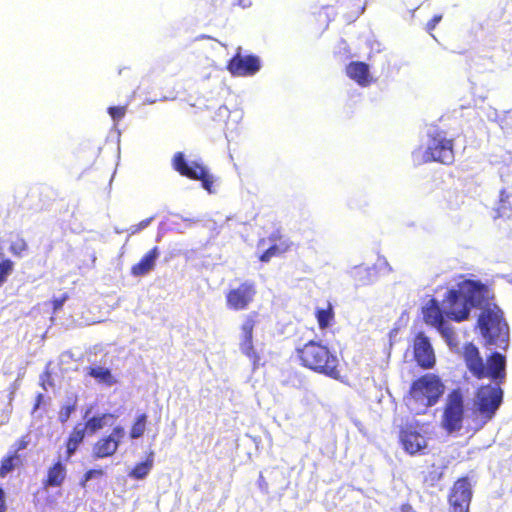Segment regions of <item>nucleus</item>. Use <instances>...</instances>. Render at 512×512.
I'll return each mask as SVG.
<instances>
[{"label": "nucleus", "instance_id": "obj_1", "mask_svg": "<svg viewBox=\"0 0 512 512\" xmlns=\"http://www.w3.org/2000/svg\"><path fill=\"white\" fill-rule=\"evenodd\" d=\"M462 355L473 377L478 380L488 378L495 382V385H480L475 393L476 410L485 421H489L503 401V390L500 385L506 379V358L499 352H493L485 361L478 347L471 342L464 344Z\"/></svg>", "mask_w": 512, "mask_h": 512}, {"label": "nucleus", "instance_id": "obj_2", "mask_svg": "<svg viewBox=\"0 0 512 512\" xmlns=\"http://www.w3.org/2000/svg\"><path fill=\"white\" fill-rule=\"evenodd\" d=\"M299 364L315 373L338 380L341 377L339 359L321 340L311 339L295 349Z\"/></svg>", "mask_w": 512, "mask_h": 512}, {"label": "nucleus", "instance_id": "obj_3", "mask_svg": "<svg viewBox=\"0 0 512 512\" xmlns=\"http://www.w3.org/2000/svg\"><path fill=\"white\" fill-rule=\"evenodd\" d=\"M444 391L441 378L434 373H426L412 381L404 401L410 412L421 415L438 403Z\"/></svg>", "mask_w": 512, "mask_h": 512}, {"label": "nucleus", "instance_id": "obj_4", "mask_svg": "<svg viewBox=\"0 0 512 512\" xmlns=\"http://www.w3.org/2000/svg\"><path fill=\"white\" fill-rule=\"evenodd\" d=\"M477 325L489 345L501 346L508 341V325L502 310L494 303L480 312Z\"/></svg>", "mask_w": 512, "mask_h": 512}, {"label": "nucleus", "instance_id": "obj_5", "mask_svg": "<svg viewBox=\"0 0 512 512\" xmlns=\"http://www.w3.org/2000/svg\"><path fill=\"white\" fill-rule=\"evenodd\" d=\"M455 160L454 139L448 138L443 131H435L429 135L426 149L418 164L437 162L451 165Z\"/></svg>", "mask_w": 512, "mask_h": 512}, {"label": "nucleus", "instance_id": "obj_6", "mask_svg": "<svg viewBox=\"0 0 512 512\" xmlns=\"http://www.w3.org/2000/svg\"><path fill=\"white\" fill-rule=\"evenodd\" d=\"M172 168L181 176L190 180L201 181L202 187L209 193L214 192V177L200 162L188 163L183 152H176L171 160Z\"/></svg>", "mask_w": 512, "mask_h": 512}, {"label": "nucleus", "instance_id": "obj_7", "mask_svg": "<svg viewBox=\"0 0 512 512\" xmlns=\"http://www.w3.org/2000/svg\"><path fill=\"white\" fill-rule=\"evenodd\" d=\"M458 288L469 310L474 307L483 311L488 305L494 304L490 289L480 281L466 279L458 284Z\"/></svg>", "mask_w": 512, "mask_h": 512}, {"label": "nucleus", "instance_id": "obj_8", "mask_svg": "<svg viewBox=\"0 0 512 512\" xmlns=\"http://www.w3.org/2000/svg\"><path fill=\"white\" fill-rule=\"evenodd\" d=\"M463 419V395L459 389H453L447 396L442 416V426L449 433L456 432L462 429Z\"/></svg>", "mask_w": 512, "mask_h": 512}, {"label": "nucleus", "instance_id": "obj_9", "mask_svg": "<svg viewBox=\"0 0 512 512\" xmlns=\"http://www.w3.org/2000/svg\"><path fill=\"white\" fill-rule=\"evenodd\" d=\"M257 287L253 281H243L235 287H230L225 294L226 306L231 311L247 310L254 302Z\"/></svg>", "mask_w": 512, "mask_h": 512}, {"label": "nucleus", "instance_id": "obj_10", "mask_svg": "<svg viewBox=\"0 0 512 512\" xmlns=\"http://www.w3.org/2000/svg\"><path fill=\"white\" fill-rule=\"evenodd\" d=\"M258 321L259 313L257 311H252L244 317L240 325L241 341L239 343V348L242 354L252 362L254 369L259 366L261 360L253 342L254 328Z\"/></svg>", "mask_w": 512, "mask_h": 512}, {"label": "nucleus", "instance_id": "obj_11", "mask_svg": "<svg viewBox=\"0 0 512 512\" xmlns=\"http://www.w3.org/2000/svg\"><path fill=\"white\" fill-rule=\"evenodd\" d=\"M398 437L402 448L410 455L421 453L427 447L423 425L419 422L406 423L401 426Z\"/></svg>", "mask_w": 512, "mask_h": 512}, {"label": "nucleus", "instance_id": "obj_12", "mask_svg": "<svg viewBox=\"0 0 512 512\" xmlns=\"http://www.w3.org/2000/svg\"><path fill=\"white\" fill-rule=\"evenodd\" d=\"M473 496L467 476L457 479L448 494L449 512H469Z\"/></svg>", "mask_w": 512, "mask_h": 512}, {"label": "nucleus", "instance_id": "obj_13", "mask_svg": "<svg viewBox=\"0 0 512 512\" xmlns=\"http://www.w3.org/2000/svg\"><path fill=\"white\" fill-rule=\"evenodd\" d=\"M125 436V430L117 425L112 429L109 435L100 437L92 447V457L94 459H104L113 456Z\"/></svg>", "mask_w": 512, "mask_h": 512}, {"label": "nucleus", "instance_id": "obj_14", "mask_svg": "<svg viewBox=\"0 0 512 512\" xmlns=\"http://www.w3.org/2000/svg\"><path fill=\"white\" fill-rule=\"evenodd\" d=\"M413 358L417 365L424 369H432L436 364V356L429 338L424 332H418L412 342Z\"/></svg>", "mask_w": 512, "mask_h": 512}, {"label": "nucleus", "instance_id": "obj_15", "mask_svg": "<svg viewBox=\"0 0 512 512\" xmlns=\"http://www.w3.org/2000/svg\"><path fill=\"white\" fill-rule=\"evenodd\" d=\"M443 302L446 308V316L449 319L455 322H462L469 318L470 310L465 302V299L462 298V294L459 288L457 290H448Z\"/></svg>", "mask_w": 512, "mask_h": 512}, {"label": "nucleus", "instance_id": "obj_16", "mask_svg": "<svg viewBox=\"0 0 512 512\" xmlns=\"http://www.w3.org/2000/svg\"><path fill=\"white\" fill-rule=\"evenodd\" d=\"M261 68L260 59L255 55L241 56L237 52L228 62L227 70L233 76H252Z\"/></svg>", "mask_w": 512, "mask_h": 512}, {"label": "nucleus", "instance_id": "obj_17", "mask_svg": "<svg viewBox=\"0 0 512 512\" xmlns=\"http://www.w3.org/2000/svg\"><path fill=\"white\" fill-rule=\"evenodd\" d=\"M347 76L360 86H368L372 83L369 66L362 61H352L346 67Z\"/></svg>", "mask_w": 512, "mask_h": 512}, {"label": "nucleus", "instance_id": "obj_18", "mask_svg": "<svg viewBox=\"0 0 512 512\" xmlns=\"http://www.w3.org/2000/svg\"><path fill=\"white\" fill-rule=\"evenodd\" d=\"M67 477V468L60 460L54 462L48 469L45 478L43 479V486L61 487Z\"/></svg>", "mask_w": 512, "mask_h": 512}, {"label": "nucleus", "instance_id": "obj_19", "mask_svg": "<svg viewBox=\"0 0 512 512\" xmlns=\"http://www.w3.org/2000/svg\"><path fill=\"white\" fill-rule=\"evenodd\" d=\"M423 321L432 327L441 326L444 313L435 298L429 299L421 308Z\"/></svg>", "mask_w": 512, "mask_h": 512}, {"label": "nucleus", "instance_id": "obj_20", "mask_svg": "<svg viewBox=\"0 0 512 512\" xmlns=\"http://www.w3.org/2000/svg\"><path fill=\"white\" fill-rule=\"evenodd\" d=\"M86 435V427L83 423H76L65 441V460H69L78 450Z\"/></svg>", "mask_w": 512, "mask_h": 512}, {"label": "nucleus", "instance_id": "obj_21", "mask_svg": "<svg viewBox=\"0 0 512 512\" xmlns=\"http://www.w3.org/2000/svg\"><path fill=\"white\" fill-rule=\"evenodd\" d=\"M159 255L158 248L154 247L149 250L138 263L131 267V274L133 276H143L151 271L155 266V261Z\"/></svg>", "mask_w": 512, "mask_h": 512}, {"label": "nucleus", "instance_id": "obj_22", "mask_svg": "<svg viewBox=\"0 0 512 512\" xmlns=\"http://www.w3.org/2000/svg\"><path fill=\"white\" fill-rule=\"evenodd\" d=\"M445 467L432 463L424 471H422V482L427 488L435 487L443 478Z\"/></svg>", "mask_w": 512, "mask_h": 512}, {"label": "nucleus", "instance_id": "obj_23", "mask_svg": "<svg viewBox=\"0 0 512 512\" xmlns=\"http://www.w3.org/2000/svg\"><path fill=\"white\" fill-rule=\"evenodd\" d=\"M154 463V452L147 453L144 461L137 463L128 473V476L135 480L144 479L151 471Z\"/></svg>", "mask_w": 512, "mask_h": 512}, {"label": "nucleus", "instance_id": "obj_24", "mask_svg": "<svg viewBox=\"0 0 512 512\" xmlns=\"http://www.w3.org/2000/svg\"><path fill=\"white\" fill-rule=\"evenodd\" d=\"M314 315L320 330H326L334 324L335 313L330 303L325 307L316 308Z\"/></svg>", "mask_w": 512, "mask_h": 512}, {"label": "nucleus", "instance_id": "obj_25", "mask_svg": "<svg viewBox=\"0 0 512 512\" xmlns=\"http://www.w3.org/2000/svg\"><path fill=\"white\" fill-rule=\"evenodd\" d=\"M23 459L16 452H9L0 462V477L4 478L8 473L12 472L16 467L22 466Z\"/></svg>", "mask_w": 512, "mask_h": 512}, {"label": "nucleus", "instance_id": "obj_26", "mask_svg": "<svg viewBox=\"0 0 512 512\" xmlns=\"http://www.w3.org/2000/svg\"><path fill=\"white\" fill-rule=\"evenodd\" d=\"M496 211L499 217L510 218L512 216V193L505 188L499 192Z\"/></svg>", "mask_w": 512, "mask_h": 512}, {"label": "nucleus", "instance_id": "obj_27", "mask_svg": "<svg viewBox=\"0 0 512 512\" xmlns=\"http://www.w3.org/2000/svg\"><path fill=\"white\" fill-rule=\"evenodd\" d=\"M88 375L96 379L98 382L104 383L108 386H111L116 383V380L113 377L110 369L105 367H89Z\"/></svg>", "mask_w": 512, "mask_h": 512}, {"label": "nucleus", "instance_id": "obj_28", "mask_svg": "<svg viewBox=\"0 0 512 512\" xmlns=\"http://www.w3.org/2000/svg\"><path fill=\"white\" fill-rule=\"evenodd\" d=\"M148 416L146 413L139 414L131 425L129 436L131 439L142 437L146 431Z\"/></svg>", "mask_w": 512, "mask_h": 512}, {"label": "nucleus", "instance_id": "obj_29", "mask_svg": "<svg viewBox=\"0 0 512 512\" xmlns=\"http://www.w3.org/2000/svg\"><path fill=\"white\" fill-rule=\"evenodd\" d=\"M291 248V243L287 241L281 242L279 245L274 244L266 249L260 256L259 260L261 262H269L272 257L278 256L287 252Z\"/></svg>", "mask_w": 512, "mask_h": 512}, {"label": "nucleus", "instance_id": "obj_30", "mask_svg": "<svg viewBox=\"0 0 512 512\" xmlns=\"http://www.w3.org/2000/svg\"><path fill=\"white\" fill-rule=\"evenodd\" d=\"M107 417H112V415L104 413L89 418L85 423H83V427H86V433L93 435L97 431L101 430L105 425V419Z\"/></svg>", "mask_w": 512, "mask_h": 512}, {"label": "nucleus", "instance_id": "obj_31", "mask_svg": "<svg viewBox=\"0 0 512 512\" xmlns=\"http://www.w3.org/2000/svg\"><path fill=\"white\" fill-rule=\"evenodd\" d=\"M10 253L21 258L28 251V243L23 236L16 234L9 246Z\"/></svg>", "mask_w": 512, "mask_h": 512}, {"label": "nucleus", "instance_id": "obj_32", "mask_svg": "<svg viewBox=\"0 0 512 512\" xmlns=\"http://www.w3.org/2000/svg\"><path fill=\"white\" fill-rule=\"evenodd\" d=\"M14 262L9 258L0 261V287L7 281L8 277L14 271Z\"/></svg>", "mask_w": 512, "mask_h": 512}, {"label": "nucleus", "instance_id": "obj_33", "mask_svg": "<svg viewBox=\"0 0 512 512\" xmlns=\"http://www.w3.org/2000/svg\"><path fill=\"white\" fill-rule=\"evenodd\" d=\"M127 107L124 106H111L108 108V114L114 121L121 120L126 114Z\"/></svg>", "mask_w": 512, "mask_h": 512}, {"label": "nucleus", "instance_id": "obj_34", "mask_svg": "<svg viewBox=\"0 0 512 512\" xmlns=\"http://www.w3.org/2000/svg\"><path fill=\"white\" fill-rule=\"evenodd\" d=\"M435 328L442 334V336L446 339V341L449 344L454 339V330L452 329V327L445 324V320L442 321L441 326H436Z\"/></svg>", "mask_w": 512, "mask_h": 512}, {"label": "nucleus", "instance_id": "obj_35", "mask_svg": "<svg viewBox=\"0 0 512 512\" xmlns=\"http://www.w3.org/2000/svg\"><path fill=\"white\" fill-rule=\"evenodd\" d=\"M103 475H104V471L102 469H90L83 474V477L80 481V485L82 487H85V485L88 481H90L91 479H93L95 477H102Z\"/></svg>", "mask_w": 512, "mask_h": 512}, {"label": "nucleus", "instance_id": "obj_36", "mask_svg": "<svg viewBox=\"0 0 512 512\" xmlns=\"http://www.w3.org/2000/svg\"><path fill=\"white\" fill-rule=\"evenodd\" d=\"M30 444V437L29 434L22 435L20 438H18L14 445H13V451L16 452V454H19V451L25 450Z\"/></svg>", "mask_w": 512, "mask_h": 512}, {"label": "nucleus", "instance_id": "obj_37", "mask_svg": "<svg viewBox=\"0 0 512 512\" xmlns=\"http://www.w3.org/2000/svg\"><path fill=\"white\" fill-rule=\"evenodd\" d=\"M152 220H153V217H150V218L140 221L138 224L132 225L128 230L129 234L134 235V234L140 232L141 230L145 229L146 227L149 226V224L151 223Z\"/></svg>", "mask_w": 512, "mask_h": 512}, {"label": "nucleus", "instance_id": "obj_38", "mask_svg": "<svg viewBox=\"0 0 512 512\" xmlns=\"http://www.w3.org/2000/svg\"><path fill=\"white\" fill-rule=\"evenodd\" d=\"M75 410V406L74 405H67L65 407H63L62 411L60 412V416H59V419L62 423L66 422L72 412Z\"/></svg>", "mask_w": 512, "mask_h": 512}, {"label": "nucleus", "instance_id": "obj_39", "mask_svg": "<svg viewBox=\"0 0 512 512\" xmlns=\"http://www.w3.org/2000/svg\"><path fill=\"white\" fill-rule=\"evenodd\" d=\"M442 19V15L438 14V15H434L426 24V30L428 32H432L435 27L437 26V24L441 21Z\"/></svg>", "mask_w": 512, "mask_h": 512}, {"label": "nucleus", "instance_id": "obj_40", "mask_svg": "<svg viewBox=\"0 0 512 512\" xmlns=\"http://www.w3.org/2000/svg\"><path fill=\"white\" fill-rule=\"evenodd\" d=\"M68 296L67 295H63L62 297L60 298H56L52 301V304H53V309L56 311V310H59L62 308L64 302L67 300Z\"/></svg>", "mask_w": 512, "mask_h": 512}, {"label": "nucleus", "instance_id": "obj_41", "mask_svg": "<svg viewBox=\"0 0 512 512\" xmlns=\"http://www.w3.org/2000/svg\"><path fill=\"white\" fill-rule=\"evenodd\" d=\"M7 511V505H6V495L4 490L0 487V512H6Z\"/></svg>", "mask_w": 512, "mask_h": 512}, {"label": "nucleus", "instance_id": "obj_42", "mask_svg": "<svg viewBox=\"0 0 512 512\" xmlns=\"http://www.w3.org/2000/svg\"><path fill=\"white\" fill-rule=\"evenodd\" d=\"M235 5L241 8H248L252 5V0H236Z\"/></svg>", "mask_w": 512, "mask_h": 512}, {"label": "nucleus", "instance_id": "obj_43", "mask_svg": "<svg viewBox=\"0 0 512 512\" xmlns=\"http://www.w3.org/2000/svg\"><path fill=\"white\" fill-rule=\"evenodd\" d=\"M42 401H43V395L41 393H39L36 396V402H35V405L33 407V411H36L40 407Z\"/></svg>", "mask_w": 512, "mask_h": 512}, {"label": "nucleus", "instance_id": "obj_44", "mask_svg": "<svg viewBox=\"0 0 512 512\" xmlns=\"http://www.w3.org/2000/svg\"><path fill=\"white\" fill-rule=\"evenodd\" d=\"M259 487L262 489V490H265L267 492V483L266 481L264 480V477L262 475H260L259 477Z\"/></svg>", "mask_w": 512, "mask_h": 512}]
</instances>
